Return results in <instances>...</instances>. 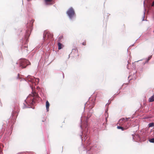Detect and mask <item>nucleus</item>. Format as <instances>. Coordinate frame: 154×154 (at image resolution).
<instances>
[{
  "instance_id": "nucleus-7",
  "label": "nucleus",
  "mask_w": 154,
  "mask_h": 154,
  "mask_svg": "<svg viewBox=\"0 0 154 154\" xmlns=\"http://www.w3.org/2000/svg\"><path fill=\"white\" fill-rule=\"evenodd\" d=\"M50 33L47 31H45L43 34V39L44 41L47 40L50 37Z\"/></svg>"
},
{
  "instance_id": "nucleus-35",
  "label": "nucleus",
  "mask_w": 154,
  "mask_h": 154,
  "mask_svg": "<svg viewBox=\"0 0 154 154\" xmlns=\"http://www.w3.org/2000/svg\"><path fill=\"white\" fill-rule=\"evenodd\" d=\"M144 7V5H143Z\"/></svg>"
},
{
  "instance_id": "nucleus-6",
  "label": "nucleus",
  "mask_w": 154,
  "mask_h": 154,
  "mask_svg": "<svg viewBox=\"0 0 154 154\" xmlns=\"http://www.w3.org/2000/svg\"><path fill=\"white\" fill-rule=\"evenodd\" d=\"M18 109L17 107L14 108L12 113L11 116L13 119H16L18 115Z\"/></svg>"
},
{
  "instance_id": "nucleus-30",
  "label": "nucleus",
  "mask_w": 154,
  "mask_h": 154,
  "mask_svg": "<svg viewBox=\"0 0 154 154\" xmlns=\"http://www.w3.org/2000/svg\"><path fill=\"white\" fill-rule=\"evenodd\" d=\"M107 118H106V122H107Z\"/></svg>"
},
{
  "instance_id": "nucleus-34",
  "label": "nucleus",
  "mask_w": 154,
  "mask_h": 154,
  "mask_svg": "<svg viewBox=\"0 0 154 154\" xmlns=\"http://www.w3.org/2000/svg\"><path fill=\"white\" fill-rule=\"evenodd\" d=\"M146 63V62H145V63H144V64H145Z\"/></svg>"
},
{
  "instance_id": "nucleus-18",
  "label": "nucleus",
  "mask_w": 154,
  "mask_h": 154,
  "mask_svg": "<svg viewBox=\"0 0 154 154\" xmlns=\"http://www.w3.org/2000/svg\"><path fill=\"white\" fill-rule=\"evenodd\" d=\"M149 141L150 143H154V138L149 139Z\"/></svg>"
},
{
  "instance_id": "nucleus-31",
  "label": "nucleus",
  "mask_w": 154,
  "mask_h": 154,
  "mask_svg": "<svg viewBox=\"0 0 154 154\" xmlns=\"http://www.w3.org/2000/svg\"><path fill=\"white\" fill-rule=\"evenodd\" d=\"M87 153H90V151H87Z\"/></svg>"
},
{
  "instance_id": "nucleus-5",
  "label": "nucleus",
  "mask_w": 154,
  "mask_h": 154,
  "mask_svg": "<svg viewBox=\"0 0 154 154\" xmlns=\"http://www.w3.org/2000/svg\"><path fill=\"white\" fill-rule=\"evenodd\" d=\"M19 63L20 66L22 68H25L27 66L30 64V62L28 60L25 59H20L19 60L17 64Z\"/></svg>"
},
{
  "instance_id": "nucleus-14",
  "label": "nucleus",
  "mask_w": 154,
  "mask_h": 154,
  "mask_svg": "<svg viewBox=\"0 0 154 154\" xmlns=\"http://www.w3.org/2000/svg\"><path fill=\"white\" fill-rule=\"evenodd\" d=\"M58 49L59 50H60L62 48V46H63L62 44L60 43V42H58Z\"/></svg>"
},
{
  "instance_id": "nucleus-22",
  "label": "nucleus",
  "mask_w": 154,
  "mask_h": 154,
  "mask_svg": "<svg viewBox=\"0 0 154 154\" xmlns=\"http://www.w3.org/2000/svg\"><path fill=\"white\" fill-rule=\"evenodd\" d=\"M105 116L106 118H107L108 117V112L105 113Z\"/></svg>"
},
{
  "instance_id": "nucleus-19",
  "label": "nucleus",
  "mask_w": 154,
  "mask_h": 154,
  "mask_svg": "<svg viewBox=\"0 0 154 154\" xmlns=\"http://www.w3.org/2000/svg\"><path fill=\"white\" fill-rule=\"evenodd\" d=\"M93 113L92 110H89V113L88 114V117L89 118L90 117L91 115H90V113Z\"/></svg>"
},
{
  "instance_id": "nucleus-26",
  "label": "nucleus",
  "mask_w": 154,
  "mask_h": 154,
  "mask_svg": "<svg viewBox=\"0 0 154 154\" xmlns=\"http://www.w3.org/2000/svg\"><path fill=\"white\" fill-rule=\"evenodd\" d=\"M130 118H126L125 119V120H126V121H127L128 120V119H130Z\"/></svg>"
},
{
  "instance_id": "nucleus-1",
  "label": "nucleus",
  "mask_w": 154,
  "mask_h": 154,
  "mask_svg": "<svg viewBox=\"0 0 154 154\" xmlns=\"http://www.w3.org/2000/svg\"><path fill=\"white\" fill-rule=\"evenodd\" d=\"M32 89V93L30 94L27 97L25 101L26 103L28 105H33L34 103L33 99L34 97H38V94L35 92L33 91V88L31 87Z\"/></svg>"
},
{
  "instance_id": "nucleus-13",
  "label": "nucleus",
  "mask_w": 154,
  "mask_h": 154,
  "mask_svg": "<svg viewBox=\"0 0 154 154\" xmlns=\"http://www.w3.org/2000/svg\"><path fill=\"white\" fill-rule=\"evenodd\" d=\"M154 101V93L153 95L149 98V101L152 102Z\"/></svg>"
},
{
  "instance_id": "nucleus-9",
  "label": "nucleus",
  "mask_w": 154,
  "mask_h": 154,
  "mask_svg": "<svg viewBox=\"0 0 154 154\" xmlns=\"http://www.w3.org/2000/svg\"><path fill=\"white\" fill-rule=\"evenodd\" d=\"M126 121L125 118H122L119 121L118 124L121 125H122L123 124V122H125Z\"/></svg>"
},
{
  "instance_id": "nucleus-28",
  "label": "nucleus",
  "mask_w": 154,
  "mask_h": 154,
  "mask_svg": "<svg viewBox=\"0 0 154 154\" xmlns=\"http://www.w3.org/2000/svg\"><path fill=\"white\" fill-rule=\"evenodd\" d=\"M108 110V109H106V110H105V113H106V112H107V111Z\"/></svg>"
},
{
  "instance_id": "nucleus-2",
  "label": "nucleus",
  "mask_w": 154,
  "mask_h": 154,
  "mask_svg": "<svg viewBox=\"0 0 154 154\" xmlns=\"http://www.w3.org/2000/svg\"><path fill=\"white\" fill-rule=\"evenodd\" d=\"M34 22V20H32L29 21L26 25V27L28 28V30L26 31V33L25 35V38L26 42L27 41V37L29 36V31H31L32 29Z\"/></svg>"
},
{
  "instance_id": "nucleus-3",
  "label": "nucleus",
  "mask_w": 154,
  "mask_h": 154,
  "mask_svg": "<svg viewBox=\"0 0 154 154\" xmlns=\"http://www.w3.org/2000/svg\"><path fill=\"white\" fill-rule=\"evenodd\" d=\"M66 13L70 20L73 21L75 18V14L72 8H69L66 11Z\"/></svg>"
},
{
  "instance_id": "nucleus-20",
  "label": "nucleus",
  "mask_w": 154,
  "mask_h": 154,
  "mask_svg": "<svg viewBox=\"0 0 154 154\" xmlns=\"http://www.w3.org/2000/svg\"><path fill=\"white\" fill-rule=\"evenodd\" d=\"M145 11H146V9H145L144 8V14H143V19H142V20L143 21H144V15H145Z\"/></svg>"
},
{
  "instance_id": "nucleus-36",
  "label": "nucleus",
  "mask_w": 154,
  "mask_h": 154,
  "mask_svg": "<svg viewBox=\"0 0 154 154\" xmlns=\"http://www.w3.org/2000/svg\"><path fill=\"white\" fill-rule=\"evenodd\" d=\"M80 127H81V128H82V125L80 126Z\"/></svg>"
},
{
  "instance_id": "nucleus-24",
  "label": "nucleus",
  "mask_w": 154,
  "mask_h": 154,
  "mask_svg": "<svg viewBox=\"0 0 154 154\" xmlns=\"http://www.w3.org/2000/svg\"><path fill=\"white\" fill-rule=\"evenodd\" d=\"M24 104V106L23 107V108H26L27 107V106H26V105L25 104V103H23Z\"/></svg>"
},
{
  "instance_id": "nucleus-16",
  "label": "nucleus",
  "mask_w": 154,
  "mask_h": 154,
  "mask_svg": "<svg viewBox=\"0 0 154 154\" xmlns=\"http://www.w3.org/2000/svg\"><path fill=\"white\" fill-rule=\"evenodd\" d=\"M117 128L118 129H121L122 131H123L124 130V128L123 127L120 126H118L117 127Z\"/></svg>"
},
{
  "instance_id": "nucleus-17",
  "label": "nucleus",
  "mask_w": 154,
  "mask_h": 154,
  "mask_svg": "<svg viewBox=\"0 0 154 154\" xmlns=\"http://www.w3.org/2000/svg\"><path fill=\"white\" fill-rule=\"evenodd\" d=\"M152 57V56H150L149 57L148 59H147L146 61V63H147L148 61Z\"/></svg>"
},
{
  "instance_id": "nucleus-4",
  "label": "nucleus",
  "mask_w": 154,
  "mask_h": 154,
  "mask_svg": "<svg viewBox=\"0 0 154 154\" xmlns=\"http://www.w3.org/2000/svg\"><path fill=\"white\" fill-rule=\"evenodd\" d=\"M26 80L31 82L32 84V85L38 84L39 82V79L35 78L33 76H31L29 75L27 77Z\"/></svg>"
},
{
  "instance_id": "nucleus-33",
  "label": "nucleus",
  "mask_w": 154,
  "mask_h": 154,
  "mask_svg": "<svg viewBox=\"0 0 154 154\" xmlns=\"http://www.w3.org/2000/svg\"><path fill=\"white\" fill-rule=\"evenodd\" d=\"M88 104V103H86V104H85V105H86L87 104Z\"/></svg>"
},
{
  "instance_id": "nucleus-8",
  "label": "nucleus",
  "mask_w": 154,
  "mask_h": 154,
  "mask_svg": "<svg viewBox=\"0 0 154 154\" xmlns=\"http://www.w3.org/2000/svg\"><path fill=\"white\" fill-rule=\"evenodd\" d=\"M27 45L26 44L22 45L21 47V49L23 52L25 53L27 52Z\"/></svg>"
},
{
  "instance_id": "nucleus-15",
  "label": "nucleus",
  "mask_w": 154,
  "mask_h": 154,
  "mask_svg": "<svg viewBox=\"0 0 154 154\" xmlns=\"http://www.w3.org/2000/svg\"><path fill=\"white\" fill-rule=\"evenodd\" d=\"M148 125L149 127V128L152 127H154V123H150Z\"/></svg>"
},
{
  "instance_id": "nucleus-27",
  "label": "nucleus",
  "mask_w": 154,
  "mask_h": 154,
  "mask_svg": "<svg viewBox=\"0 0 154 154\" xmlns=\"http://www.w3.org/2000/svg\"><path fill=\"white\" fill-rule=\"evenodd\" d=\"M82 45H86V43H85V42H83L82 43Z\"/></svg>"
},
{
  "instance_id": "nucleus-12",
  "label": "nucleus",
  "mask_w": 154,
  "mask_h": 154,
  "mask_svg": "<svg viewBox=\"0 0 154 154\" xmlns=\"http://www.w3.org/2000/svg\"><path fill=\"white\" fill-rule=\"evenodd\" d=\"M44 1L46 5H51V2L52 1V0H44Z\"/></svg>"
},
{
  "instance_id": "nucleus-38",
  "label": "nucleus",
  "mask_w": 154,
  "mask_h": 154,
  "mask_svg": "<svg viewBox=\"0 0 154 154\" xmlns=\"http://www.w3.org/2000/svg\"><path fill=\"white\" fill-rule=\"evenodd\" d=\"M52 36V35H51V36Z\"/></svg>"
},
{
  "instance_id": "nucleus-32",
  "label": "nucleus",
  "mask_w": 154,
  "mask_h": 154,
  "mask_svg": "<svg viewBox=\"0 0 154 154\" xmlns=\"http://www.w3.org/2000/svg\"><path fill=\"white\" fill-rule=\"evenodd\" d=\"M80 137H81V139H82V135H80Z\"/></svg>"
},
{
  "instance_id": "nucleus-21",
  "label": "nucleus",
  "mask_w": 154,
  "mask_h": 154,
  "mask_svg": "<svg viewBox=\"0 0 154 154\" xmlns=\"http://www.w3.org/2000/svg\"><path fill=\"white\" fill-rule=\"evenodd\" d=\"M17 79H20V81H21V78L20 77V74H18V75H17Z\"/></svg>"
},
{
  "instance_id": "nucleus-29",
  "label": "nucleus",
  "mask_w": 154,
  "mask_h": 154,
  "mask_svg": "<svg viewBox=\"0 0 154 154\" xmlns=\"http://www.w3.org/2000/svg\"><path fill=\"white\" fill-rule=\"evenodd\" d=\"M87 144V143H86ZM88 145H87V146H88V144H90V143H89V141H88Z\"/></svg>"
},
{
  "instance_id": "nucleus-23",
  "label": "nucleus",
  "mask_w": 154,
  "mask_h": 154,
  "mask_svg": "<svg viewBox=\"0 0 154 154\" xmlns=\"http://www.w3.org/2000/svg\"><path fill=\"white\" fill-rule=\"evenodd\" d=\"M94 100L93 102V103L92 104V106L91 108H92L94 106Z\"/></svg>"
},
{
  "instance_id": "nucleus-10",
  "label": "nucleus",
  "mask_w": 154,
  "mask_h": 154,
  "mask_svg": "<svg viewBox=\"0 0 154 154\" xmlns=\"http://www.w3.org/2000/svg\"><path fill=\"white\" fill-rule=\"evenodd\" d=\"M83 134H84V135L85 136L84 139H82V141H83L84 140V141H85V143H88V139L87 140V139L88 138V137L87 136V134H85V131H83Z\"/></svg>"
},
{
  "instance_id": "nucleus-37",
  "label": "nucleus",
  "mask_w": 154,
  "mask_h": 154,
  "mask_svg": "<svg viewBox=\"0 0 154 154\" xmlns=\"http://www.w3.org/2000/svg\"><path fill=\"white\" fill-rule=\"evenodd\" d=\"M86 130H87V131H88V128H87Z\"/></svg>"
},
{
  "instance_id": "nucleus-25",
  "label": "nucleus",
  "mask_w": 154,
  "mask_h": 154,
  "mask_svg": "<svg viewBox=\"0 0 154 154\" xmlns=\"http://www.w3.org/2000/svg\"><path fill=\"white\" fill-rule=\"evenodd\" d=\"M151 6L154 7V1L152 2Z\"/></svg>"
},
{
  "instance_id": "nucleus-11",
  "label": "nucleus",
  "mask_w": 154,
  "mask_h": 154,
  "mask_svg": "<svg viewBox=\"0 0 154 154\" xmlns=\"http://www.w3.org/2000/svg\"><path fill=\"white\" fill-rule=\"evenodd\" d=\"M50 104L48 100L46 101V106L47 109V111H48L49 110V106Z\"/></svg>"
}]
</instances>
